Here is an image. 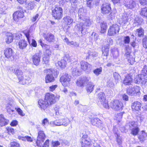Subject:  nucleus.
<instances>
[{
	"mask_svg": "<svg viewBox=\"0 0 147 147\" xmlns=\"http://www.w3.org/2000/svg\"><path fill=\"white\" fill-rule=\"evenodd\" d=\"M45 72L46 73L45 78V82L48 83L53 82L55 80V77H56L58 72L56 69H48L45 70Z\"/></svg>",
	"mask_w": 147,
	"mask_h": 147,
	"instance_id": "nucleus-1",
	"label": "nucleus"
},
{
	"mask_svg": "<svg viewBox=\"0 0 147 147\" xmlns=\"http://www.w3.org/2000/svg\"><path fill=\"white\" fill-rule=\"evenodd\" d=\"M109 106L114 110L118 111L122 110L123 104L119 100H115L110 103Z\"/></svg>",
	"mask_w": 147,
	"mask_h": 147,
	"instance_id": "nucleus-2",
	"label": "nucleus"
},
{
	"mask_svg": "<svg viewBox=\"0 0 147 147\" xmlns=\"http://www.w3.org/2000/svg\"><path fill=\"white\" fill-rule=\"evenodd\" d=\"M90 77L83 76L78 79L76 82V84L77 86L80 87L84 86L88 83H89L90 80Z\"/></svg>",
	"mask_w": 147,
	"mask_h": 147,
	"instance_id": "nucleus-3",
	"label": "nucleus"
},
{
	"mask_svg": "<svg viewBox=\"0 0 147 147\" xmlns=\"http://www.w3.org/2000/svg\"><path fill=\"white\" fill-rule=\"evenodd\" d=\"M63 9L61 7H56L52 10V15L55 19H59L62 16Z\"/></svg>",
	"mask_w": 147,
	"mask_h": 147,
	"instance_id": "nucleus-4",
	"label": "nucleus"
},
{
	"mask_svg": "<svg viewBox=\"0 0 147 147\" xmlns=\"http://www.w3.org/2000/svg\"><path fill=\"white\" fill-rule=\"evenodd\" d=\"M119 29V27L118 25L113 24L109 28L108 34L110 36H111L118 34Z\"/></svg>",
	"mask_w": 147,
	"mask_h": 147,
	"instance_id": "nucleus-5",
	"label": "nucleus"
},
{
	"mask_svg": "<svg viewBox=\"0 0 147 147\" xmlns=\"http://www.w3.org/2000/svg\"><path fill=\"white\" fill-rule=\"evenodd\" d=\"M98 97L103 107L107 109H109V106L107 100H106L105 94L103 92H100L98 94Z\"/></svg>",
	"mask_w": 147,
	"mask_h": 147,
	"instance_id": "nucleus-6",
	"label": "nucleus"
},
{
	"mask_svg": "<svg viewBox=\"0 0 147 147\" xmlns=\"http://www.w3.org/2000/svg\"><path fill=\"white\" fill-rule=\"evenodd\" d=\"M71 76L69 74H65L60 78V81L63 86H67L71 80Z\"/></svg>",
	"mask_w": 147,
	"mask_h": 147,
	"instance_id": "nucleus-7",
	"label": "nucleus"
},
{
	"mask_svg": "<svg viewBox=\"0 0 147 147\" xmlns=\"http://www.w3.org/2000/svg\"><path fill=\"white\" fill-rule=\"evenodd\" d=\"M45 99L50 105L54 104L56 102L55 95L52 93L46 94Z\"/></svg>",
	"mask_w": 147,
	"mask_h": 147,
	"instance_id": "nucleus-8",
	"label": "nucleus"
},
{
	"mask_svg": "<svg viewBox=\"0 0 147 147\" xmlns=\"http://www.w3.org/2000/svg\"><path fill=\"white\" fill-rule=\"evenodd\" d=\"M135 81L136 83L144 85L147 82V77L143 74H139L136 76Z\"/></svg>",
	"mask_w": 147,
	"mask_h": 147,
	"instance_id": "nucleus-9",
	"label": "nucleus"
},
{
	"mask_svg": "<svg viewBox=\"0 0 147 147\" xmlns=\"http://www.w3.org/2000/svg\"><path fill=\"white\" fill-rule=\"evenodd\" d=\"M81 140L82 147H87L90 145L91 143L90 139L86 134L83 135Z\"/></svg>",
	"mask_w": 147,
	"mask_h": 147,
	"instance_id": "nucleus-10",
	"label": "nucleus"
},
{
	"mask_svg": "<svg viewBox=\"0 0 147 147\" xmlns=\"http://www.w3.org/2000/svg\"><path fill=\"white\" fill-rule=\"evenodd\" d=\"M45 135L44 132L42 131H39L38 133V136L37 138V141L36 144L37 146H41L42 143L45 140Z\"/></svg>",
	"mask_w": 147,
	"mask_h": 147,
	"instance_id": "nucleus-11",
	"label": "nucleus"
},
{
	"mask_svg": "<svg viewBox=\"0 0 147 147\" xmlns=\"http://www.w3.org/2000/svg\"><path fill=\"white\" fill-rule=\"evenodd\" d=\"M24 16V12L23 10H18L15 12L13 14L14 20L18 22L20 19Z\"/></svg>",
	"mask_w": 147,
	"mask_h": 147,
	"instance_id": "nucleus-12",
	"label": "nucleus"
},
{
	"mask_svg": "<svg viewBox=\"0 0 147 147\" xmlns=\"http://www.w3.org/2000/svg\"><path fill=\"white\" fill-rule=\"evenodd\" d=\"M111 9L110 4L106 3L103 4L101 7L102 12L104 14H109L111 11Z\"/></svg>",
	"mask_w": 147,
	"mask_h": 147,
	"instance_id": "nucleus-13",
	"label": "nucleus"
},
{
	"mask_svg": "<svg viewBox=\"0 0 147 147\" xmlns=\"http://www.w3.org/2000/svg\"><path fill=\"white\" fill-rule=\"evenodd\" d=\"M41 58V55L39 53H37L34 55L32 57V60L34 65H37L39 63Z\"/></svg>",
	"mask_w": 147,
	"mask_h": 147,
	"instance_id": "nucleus-14",
	"label": "nucleus"
},
{
	"mask_svg": "<svg viewBox=\"0 0 147 147\" xmlns=\"http://www.w3.org/2000/svg\"><path fill=\"white\" fill-rule=\"evenodd\" d=\"M81 69L84 70H88L90 71L92 68L91 65L84 61H82L81 62Z\"/></svg>",
	"mask_w": 147,
	"mask_h": 147,
	"instance_id": "nucleus-15",
	"label": "nucleus"
},
{
	"mask_svg": "<svg viewBox=\"0 0 147 147\" xmlns=\"http://www.w3.org/2000/svg\"><path fill=\"white\" fill-rule=\"evenodd\" d=\"M4 54L6 57L9 58L13 57L14 52L10 48H6L4 51Z\"/></svg>",
	"mask_w": 147,
	"mask_h": 147,
	"instance_id": "nucleus-16",
	"label": "nucleus"
},
{
	"mask_svg": "<svg viewBox=\"0 0 147 147\" xmlns=\"http://www.w3.org/2000/svg\"><path fill=\"white\" fill-rule=\"evenodd\" d=\"M91 123L93 125H95L98 127H100L102 126L101 121L98 118H92Z\"/></svg>",
	"mask_w": 147,
	"mask_h": 147,
	"instance_id": "nucleus-17",
	"label": "nucleus"
},
{
	"mask_svg": "<svg viewBox=\"0 0 147 147\" xmlns=\"http://www.w3.org/2000/svg\"><path fill=\"white\" fill-rule=\"evenodd\" d=\"M38 102L40 108L41 109H43V110H45L48 106L50 105L49 103L45 101V99L44 100L42 99L39 100Z\"/></svg>",
	"mask_w": 147,
	"mask_h": 147,
	"instance_id": "nucleus-18",
	"label": "nucleus"
},
{
	"mask_svg": "<svg viewBox=\"0 0 147 147\" xmlns=\"http://www.w3.org/2000/svg\"><path fill=\"white\" fill-rule=\"evenodd\" d=\"M132 82L131 76L129 74L127 75L123 81V83L125 85H129L131 84Z\"/></svg>",
	"mask_w": 147,
	"mask_h": 147,
	"instance_id": "nucleus-19",
	"label": "nucleus"
},
{
	"mask_svg": "<svg viewBox=\"0 0 147 147\" xmlns=\"http://www.w3.org/2000/svg\"><path fill=\"white\" fill-rule=\"evenodd\" d=\"M44 37L45 39L49 42H53L54 40V36L51 33L45 34Z\"/></svg>",
	"mask_w": 147,
	"mask_h": 147,
	"instance_id": "nucleus-20",
	"label": "nucleus"
},
{
	"mask_svg": "<svg viewBox=\"0 0 147 147\" xmlns=\"http://www.w3.org/2000/svg\"><path fill=\"white\" fill-rule=\"evenodd\" d=\"M141 106V104L140 102L136 101L132 103L131 108L133 110L138 111L140 110Z\"/></svg>",
	"mask_w": 147,
	"mask_h": 147,
	"instance_id": "nucleus-21",
	"label": "nucleus"
},
{
	"mask_svg": "<svg viewBox=\"0 0 147 147\" xmlns=\"http://www.w3.org/2000/svg\"><path fill=\"white\" fill-rule=\"evenodd\" d=\"M75 28L77 30L81 32V33H82V32L84 29H86L82 22L77 24L75 26Z\"/></svg>",
	"mask_w": 147,
	"mask_h": 147,
	"instance_id": "nucleus-22",
	"label": "nucleus"
},
{
	"mask_svg": "<svg viewBox=\"0 0 147 147\" xmlns=\"http://www.w3.org/2000/svg\"><path fill=\"white\" fill-rule=\"evenodd\" d=\"M31 82V79L28 76H27L26 75L24 76V77L23 76V78L22 81L19 82L20 83L23 84H28L30 83Z\"/></svg>",
	"mask_w": 147,
	"mask_h": 147,
	"instance_id": "nucleus-23",
	"label": "nucleus"
},
{
	"mask_svg": "<svg viewBox=\"0 0 147 147\" xmlns=\"http://www.w3.org/2000/svg\"><path fill=\"white\" fill-rule=\"evenodd\" d=\"M125 4L126 7L130 9H132L136 5V2L133 0H130L129 2H127L125 3Z\"/></svg>",
	"mask_w": 147,
	"mask_h": 147,
	"instance_id": "nucleus-24",
	"label": "nucleus"
},
{
	"mask_svg": "<svg viewBox=\"0 0 147 147\" xmlns=\"http://www.w3.org/2000/svg\"><path fill=\"white\" fill-rule=\"evenodd\" d=\"M138 90L136 88L129 87L127 90V93L129 95L133 96L138 92Z\"/></svg>",
	"mask_w": 147,
	"mask_h": 147,
	"instance_id": "nucleus-25",
	"label": "nucleus"
},
{
	"mask_svg": "<svg viewBox=\"0 0 147 147\" xmlns=\"http://www.w3.org/2000/svg\"><path fill=\"white\" fill-rule=\"evenodd\" d=\"M13 38V34L11 33H7L6 35L5 42L9 44L12 42Z\"/></svg>",
	"mask_w": 147,
	"mask_h": 147,
	"instance_id": "nucleus-26",
	"label": "nucleus"
},
{
	"mask_svg": "<svg viewBox=\"0 0 147 147\" xmlns=\"http://www.w3.org/2000/svg\"><path fill=\"white\" fill-rule=\"evenodd\" d=\"M63 20V22L67 25H70L73 21V20L71 18L68 16L64 17Z\"/></svg>",
	"mask_w": 147,
	"mask_h": 147,
	"instance_id": "nucleus-27",
	"label": "nucleus"
},
{
	"mask_svg": "<svg viewBox=\"0 0 147 147\" xmlns=\"http://www.w3.org/2000/svg\"><path fill=\"white\" fill-rule=\"evenodd\" d=\"M14 106L13 102H10L7 104L6 107V109L7 112L9 114H11V112H13L14 110L11 108V107H13Z\"/></svg>",
	"mask_w": 147,
	"mask_h": 147,
	"instance_id": "nucleus-28",
	"label": "nucleus"
},
{
	"mask_svg": "<svg viewBox=\"0 0 147 147\" xmlns=\"http://www.w3.org/2000/svg\"><path fill=\"white\" fill-rule=\"evenodd\" d=\"M27 42L25 40H21L19 41L18 43L19 48L22 49H25L27 46Z\"/></svg>",
	"mask_w": 147,
	"mask_h": 147,
	"instance_id": "nucleus-29",
	"label": "nucleus"
},
{
	"mask_svg": "<svg viewBox=\"0 0 147 147\" xmlns=\"http://www.w3.org/2000/svg\"><path fill=\"white\" fill-rule=\"evenodd\" d=\"M84 22V26L86 28H87L91 24V22L90 21L88 17H86L85 18H83L82 19Z\"/></svg>",
	"mask_w": 147,
	"mask_h": 147,
	"instance_id": "nucleus-30",
	"label": "nucleus"
},
{
	"mask_svg": "<svg viewBox=\"0 0 147 147\" xmlns=\"http://www.w3.org/2000/svg\"><path fill=\"white\" fill-rule=\"evenodd\" d=\"M15 74L17 75L19 82L21 81L23 79V74L22 71L18 69H17L15 71Z\"/></svg>",
	"mask_w": 147,
	"mask_h": 147,
	"instance_id": "nucleus-31",
	"label": "nucleus"
},
{
	"mask_svg": "<svg viewBox=\"0 0 147 147\" xmlns=\"http://www.w3.org/2000/svg\"><path fill=\"white\" fill-rule=\"evenodd\" d=\"M34 3L33 1H30L26 4V8L28 10H32L34 7Z\"/></svg>",
	"mask_w": 147,
	"mask_h": 147,
	"instance_id": "nucleus-32",
	"label": "nucleus"
},
{
	"mask_svg": "<svg viewBox=\"0 0 147 147\" xmlns=\"http://www.w3.org/2000/svg\"><path fill=\"white\" fill-rule=\"evenodd\" d=\"M94 85L92 82H89L87 84V91L88 92L90 93L93 90Z\"/></svg>",
	"mask_w": 147,
	"mask_h": 147,
	"instance_id": "nucleus-33",
	"label": "nucleus"
},
{
	"mask_svg": "<svg viewBox=\"0 0 147 147\" xmlns=\"http://www.w3.org/2000/svg\"><path fill=\"white\" fill-rule=\"evenodd\" d=\"M100 32L102 33L105 32L107 28L106 23L104 22H102L100 24Z\"/></svg>",
	"mask_w": 147,
	"mask_h": 147,
	"instance_id": "nucleus-34",
	"label": "nucleus"
},
{
	"mask_svg": "<svg viewBox=\"0 0 147 147\" xmlns=\"http://www.w3.org/2000/svg\"><path fill=\"white\" fill-rule=\"evenodd\" d=\"M140 14L142 16L147 17V7L142 8L140 11Z\"/></svg>",
	"mask_w": 147,
	"mask_h": 147,
	"instance_id": "nucleus-35",
	"label": "nucleus"
},
{
	"mask_svg": "<svg viewBox=\"0 0 147 147\" xmlns=\"http://www.w3.org/2000/svg\"><path fill=\"white\" fill-rule=\"evenodd\" d=\"M127 125L129 126L130 130L138 127L137 123L134 121H131L128 123Z\"/></svg>",
	"mask_w": 147,
	"mask_h": 147,
	"instance_id": "nucleus-36",
	"label": "nucleus"
},
{
	"mask_svg": "<svg viewBox=\"0 0 147 147\" xmlns=\"http://www.w3.org/2000/svg\"><path fill=\"white\" fill-rule=\"evenodd\" d=\"M72 73L74 76H78L80 74V70L78 67H75L73 69Z\"/></svg>",
	"mask_w": 147,
	"mask_h": 147,
	"instance_id": "nucleus-37",
	"label": "nucleus"
},
{
	"mask_svg": "<svg viewBox=\"0 0 147 147\" xmlns=\"http://www.w3.org/2000/svg\"><path fill=\"white\" fill-rule=\"evenodd\" d=\"M9 122L8 120L5 119L3 117H1L0 119V124L1 126L7 125Z\"/></svg>",
	"mask_w": 147,
	"mask_h": 147,
	"instance_id": "nucleus-38",
	"label": "nucleus"
},
{
	"mask_svg": "<svg viewBox=\"0 0 147 147\" xmlns=\"http://www.w3.org/2000/svg\"><path fill=\"white\" fill-rule=\"evenodd\" d=\"M58 63L59 66L61 68H64L67 64V61L63 59L58 61Z\"/></svg>",
	"mask_w": 147,
	"mask_h": 147,
	"instance_id": "nucleus-39",
	"label": "nucleus"
},
{
	"mask_svg": "<svg viewBox=\"0 0 147 147\" xmlns=\"http://www.w3.org/2000/svg\"><path fill=\"white\" fill-rule=\"evenodd\" d=\"M109 47L108 46H104V49L102 50V55L104 56L107 57L109 55Z\"/></svg>",
	"mask_w": 147,
	"mask_h": 147,
	"instance_id": "nucleus-40",
	"label": "nucleus"
},
{
	"mask_svg": "<svg viewBox=\"0 0 147 147\" xmlns=\"http://www.w3.org/2000/svg\"><path fill=\"white\" fill-rule=\"evenodd\" d=\"M113 43L112 39L110 38H108L106 41L104 42V46H108V47L110 45H111Z\"/></svg>",
	"mask_w": 147,
	"mask_h": 147,
	"instance_id": "nucleus-41",
	"label": "nucleus"
},
{
	"mask_svg": "<svg viewBox=\"0 0 147 147\" xmlns=\"http://www.w3.org/2000/svg\"><path fill=\"white\" fill-rule=\"evenodd\" d=\"M69 120L67 118H64L61 121V125L65 126H67L69 123Z\"/></svg>",
	"mask_w": 147,
	"mask_h": 147,
	"instance_id": "nucleus-42",
	"label": "nucleus"
},
{
	"mask_svg": "<svg viewBox=\"0 0 147 147\" xmlns=\"http://www.w3.org/2000/svg\"><path fill=\"white\" fill-rule=\"evenodd\" d=\"M130 130H131V134H132L134 136H136L137 135L140 131L138 127Z\"/></svg>",
	"mask_w": 147,
	"mask_h": 147,
	"instance_id": "nucleus-43",
	"label": "nucleus"
},
{
	"mask_svg": "<svg viewBox=\"0 0 147 147\" xmlns=\"http://www.w3.org/2000/svg\"><path fill=\"white\" fill-rule=\"evenodd\" d=\"M137 32H138V36L139 37H141L144 35V30L142 28L137 29Z\"/></svg>",
	"mask_w": 147,
	"mask_h": 147,
	"instance_id": "nucleus-44",
	"label": "nucleus"
},
{
	"mask_svg": "<svg viewBox=\"0 0 147 147\" xmlns=\"http://www.w3.org/2000/svg\"><path fill=\"white\" fill-rule=\"evenodd\" d=\"M147 134L144 131H142L141 134L138 137V138L141 141H143L145 138L147 137Z\"/></svg>",
	"mask_w": 147,
	"mask_h": 147,
	"instance_id": "nucleus-45",
	"label": "nucleus"
},
{
	"mask_svg": "<svg viewBox=\"0 0 147 147\" xmlns=\"http://www.w3.org/2000/svg\"><path fill=\"white\" fill-rule=\"evenodd\" d=\"M78 13L80 18L81 19H83L84 14L83 9L82 8H80L78 11Z\"/></svg>",
	"mask_w": 147,
	"mask_h": 147,
	"instance_id": "nucleus-46",
	"label": "nucleus"
},
{
	"mask_svg": "<svg viewBox=\"0 0 147 147\" xmlns=\"http://www.w3.org/2000/svg\"><path fill=\"white\" fill-rule=\"evenodd\" d=\"M107 85L110 88H113L114 87L115 84L113 82V80L112 79H109L108 80L107 82Z\"/></svg>",
	"mask_w": 147,
	"mask_h": 147,
	"instance_id": "nucleus-47",
	"label": "nucleus"
},
{
	"mask_svg": "<svg viewBox=\"0 0 147 147\" xmlns=\"http://www.w3.org/2000/svg\"><path fill=\"white\" fill-rule=\"evenodd\" d=\"M55 111L56 115L57 116H62L63 115V113L62 112V110L61 109L59 108L58 109H55Z\"/></svg>",
	"mask_w": 147,
	"mask_h": 147,
	"instance_id": "nucleus-48",
	"label": "nucleus"
},
{
	"mask_svg": "<svg viewBox=\"0 0 147 147\" xmlns=\"http://www.w3.org/2000/svg\"><path fill=\"white\" fill-rule=\"evenodd\" d=\"M123 41L124 44H128L130 42V38L128 36H124Z\"/></svg>",
	"mask_w": 147,
	"mask_h": 147,
	"instance_id": "nucleus-49",
	"label": "nucleus"
},
{
	"mask_svg": "<svg viewBox=\"0 0 147 147\" xmlns=\"http://www.w3.org/2000/svg\"><path fill=\"white\" fill-rule=\"evenodd\" d=\"M127 59H128V62L130 64L132 65L134 63L135 59L131 56H129V57L127 56Z\"/></svg>",
	"mask_w": 147,
	"mask_h": 147,
	"instance_id": "nucleus-50",
	"label": "nucleus"
},
{
	"mask_svg": "<svg viewBox=\"0 0 147 147\" xmlns=\"http://www.w3.org/2000/svg\"><path fill=\"white\" fill-rule=\"evenodd\" d=\"M143 19L140 17H137L136 18L134 22L137 23L138 24L140 25L142 23Z\"/></svg>",
	"mask_w": 147,
	"mask_h": 147,
	"instance_id": "nucleus-51",
	"label": "nucleus"
},
{
	"mask_svg": "<svg viewBox=\"0 0 147 147\" xmlns=\"http://www.w3.org/2000/svg\"><path fill=\"white\" fill-rule=\"evenodd\" d=\"M62 120H56L52 122V124L55 125L56 126H60L61 125Z\"/></svg>",
	"mask_w": 147,
	"mask_h": 147,
	"instance_id": "nucleus-52",
	"label": "nucleus"
},
{
	"mask_svg": "<svg viewBox=\"0 0 147 147\" xmlns=\"http://www.w3.org/2000/svg\"><path fill=\"white\" fill-rule=\"evenodd\" d=\"M113 76L116 80V83H117L118 82L119 78H120V76L118 73L115 72L113 73Z\"/></svg>",
	"mask_w": 147,
	"mask_h": 147,
	"instance_id": "nucleus-53",
	"label": "nucleus"
},
{
	"mask_svg": "<svg viewBox=\"0 0 147 147\" xmlns=\"http://www.w3.org/2000/svg\"><path fill=\"white\" fill-rule=\"evenodd\" d=\"M9 147H20L19 144L15 142H11L9 144Z\"/></svg>",
	"mask_w": 147,
	"mask_h": 147,
	"instance_id": "nucleus-54",
	"label": "nucleus"
},
{
	"mask_svg": "<svg viewBox=\"0 0 147 147\" xmlns=\"http://www.w3.org/2000/svg\"><path fill=\"white\" fill-rule=\"evenodd\" d=\"M121 19L122 20V22L125 23L128 21V17L127 14H123Z\"/></svg>",
	"mask_w": 147,
	"mask_h": 147,
	"instance_id": "nucleus-55",
	"label": "nucleus"
},
{
	"mask_svg": "<svg viewBox=\"0 0 147 147\" xmlns=\"http://www.w3.org/2000/svg\"><path fill=\"white\" fill-rule=\"evenodd\" d=\"M102 71V69L101 67H100L95 69L94 70L93 72L96 75L98 76L101 74Z\"/></svg>",
	"mask_w": 147,
	"mask_h": 147,
	"instance_id": "nucleus-56",
	"label": "nucleus"
},
{
	"mask_svg": "<svg viewBox=\"0 0 147 147\" xmlns=\"http://www.w3.org/2000/svg\"><path fill=\"white\" fill-rule=\"evenodd\" d=\"M70 44V45H72L74 47H77L79 46V43L76 42H74L73 41H70V42L69 43Z\"/></svg>",
	"mask_w": 147,
	"mask_h": 147,
	"instance_id": "nucleus-57",
	"label": "nucleus"
},
{
	"mask_svg": "<svg viewBox=\"0 0 147 147\" xmlns=\"http://www.w3.org/2000/svg\"><path fill=\"white\" fill-rule=\"evenodd\" d=\"M52 144L53 147H57V146L60 145V143L58 141H53Z\"/></svg>",
	"mask_w": 147,
	"mask_h": 147,
	"instance_id": "nucleus-58",
	"label": "nucleus"
},
{
	"mask_svg": "<svg viewBox=\"0 0 147 147\" xmlns=\"http://www.w3.org/2000/svg\"><path fill=\"white\" fill-rule=\"evenodd\" d=\"M143 44L144 47L147 49V38H146L143 40Z\"/></svg>",
	"mask_w": 147,
	"mask_h": 147,
	"instance_id": "nucleus-59",
	"label": "nucleus"
},
{
	"mask_svg": "<svg viewBox=\"0 0 147 147\" xmlns=\"http://www.w3.org/2000/svg\"><path fill=\"white\" fill-rule=\"evenodd\" d=\"M15 109L17 111L19 114L22 116H24V114L23 113L22 111L20 109V108H15Z\"/></svg>",
	"mask_w": 147,
	"mask_h": 147,
	"instance_id": "nucleus-60",
	"label": "nucleus"
},
{
	"mask_svg": "<svg viewBox=\"0 0 147 147\" xmlns=\"http://www.w3.org/2000/svg\"><path fill=\"white\" fill-rule=\"evenodd\" d=\"M7 132L8 133H11L12 134H13L14 132V130L13 128L9 127L7 128Z\"/></svg>",
	"mask_w": 147,
	"mask_h": 147,
	"instance_id": "nucleus-61",
	"label": "nucleus"
},
{
	"mask_svg": "<svg viewBox=\"0 0 147 147\" xmlns=\"http://www.w3.org/2000/svg\"><path fill=\"white\" fill-rule=\"evenodd\" d=\"M57 87V85H55L50 86L49 90L51 91H53L55 90V88Z\"/></svg>",
	"mask_w": 147,
	"mask_h": 147,
	"instance_id": "nucleus-62",
	"label": "nucleus"
},
{
	"mask_svg": "<svg viewBox=\"0 0 147 147\" xmlns=\"http://www.w3.org/2000/svg\"><path fill=\"white\" fill-rule=\"evenodd\" d=\"M49 140H47L43 144V145L41 147L40 146V147H48L49 146Z\"/></svg>",
	"mask_w": 147,
	"mask_h": 147,
	"instance_id": "nucleus-63",
	"label": "nucleus"
},
{
	"mask_svg": "<svg viewBox=\"0 0 147 147\" xmlns=\"http://www.w3.org/2000/svg\"><path fill=\"white\" fill-rule=\"evenodd\" d=\"M139 1L142 5H144L147 4V0H139Z\"/></svg>",
	"mask_w": 147,
	"mask_h": 147,
	"instance_id": "nucleus-64",
	"label": "nucleus"
}]
</instances>
